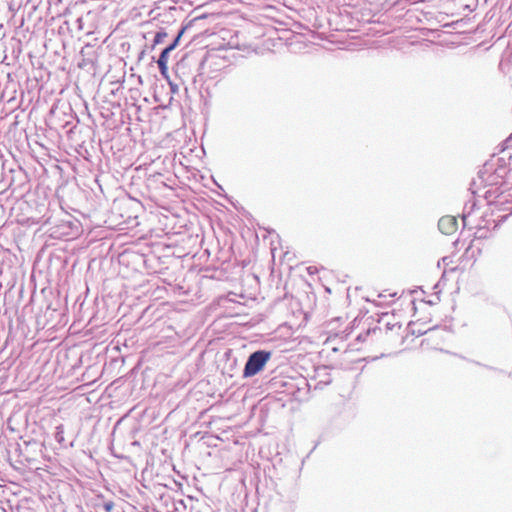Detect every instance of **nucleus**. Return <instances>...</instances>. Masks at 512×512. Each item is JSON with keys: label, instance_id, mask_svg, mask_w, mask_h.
I'll use <instances>...</instances> for the list:
<instances>
[{"label": "nucleus", "instance_id": "1", "mask_svg": "<svg viewBox=\"0 0 512 512\" xmlns=\"http://www.w3.org/2000/svg\"><path fill=\"white\" fill-rule=\"evenodd\" d=\"M272 353L266 350H257L251 353L243 369V377L248 378L259 373L270 360Z\"/></svg>", "mask_w": 512, "mask_h": 512}, {"label": "nucleus", "instance_id": "2", "mask_svg": "<svg viewBox=\"0 0 512 512\" xmlns=\"http://www.w3.org/2000/svg\"><path fill=\"white\" fill-rule=\"evenodd\" d=\"M457 219L454 216H443L438 221V228L441 233L450 235L457 230Z\"/></svg>", "mask_w": 512, "mask_h": 512}, {"label": "nucleus", "instance_id": "3", "mask_svg": "<svg viewBox=\"0 0 512 512\" xmlns=\"http://www.w3.org/2000/svg\"><path fill=\"white\" fill-rule=\"evenodd\" d=\"M169 54L170 53L167 50L163 49L158 60H157V64H158L160 73L165 77L167 76V72H168L167 62H168Z\"/></svg>", "mask_w": 512, "mask_h": 512}, {"label": "nucleus", "instance_id": "4", "mask_svg": "<svg viewBox=\"0 0 512 512\" xmlns=\"http://www.w3.org/2000/svg\"><path fill=\"white\" fill-rule=\"evenodd\" d=\"M54 437H55V440H56L59 444H61V445H63V444H64V442H65V438H64V427H63V425H58V426L56 427V431H55V435H54Z\"/></svg>", "mask_w": 512, "mask_h": 512}, {"label": "nucleus", "instance_id": "5", "mask_svg": "<svg viewBox=\"0 0 512 512\" xmlns=\"http://www.w3.org/2000/svg\"><path fill=\"white\" fill-rule=\"evenodd\" d=\"M476 206L475 201L473 202H467L463 209V221L466 222L467 217L472 213Z\"/></svg>", "mask_w": 512, "mask_h": 512}, {"label": "nucleus", "instance_id": "6", "mask_svg": "<svg viewBox=\"0 0 512 512\" xmlns=\"http://www.w3.org/2000/svg\"><path fill=\"white\" fill-rule=\"evenodd\" d=\"M167 37V33L164 30L158 31L153 39V46L161 44L164 39Z\"/></svg>", "mask_w": 512, "mask_h": 512}, {"label": "nucleus", "instance_id": "7", "mask_svg": "<svg viewBox=\"0 0 512 512\" xmlns=\"http://www.w3.org/2000/svg\"><path fill=\"white\" fill-rule=\"evenodd\" d=\"M184 30L182 29L178 35L176 36V38L173 40V42L171 44H169L166 48H164V50H167L169 53L172 52L178 45L179 43V40L183 34Z\"/></svg>", "mask_w": 512, "mask_h": 512}, {"label": "nucleus", "instance_id": "8", "mask_svg": "<svg viewBox=\"0 0 512 512\" xmlns=\"http://www.w3.org/2000/svg\"><path fill=\"white\" fill-rule=\"evenodd\" d=\"M385 326L387 328V330H394L395 328H397L398 330H400L402 328V325L399 323V322H390V321H385Z\"/></svg>", "mask_w": 512, "mask_h": 512}, {"label": "nucleus", "instance_id": "9", "mask_svg": "<svg viewBox=\"0 0 512 512\" xmlns=\"http://www.w3.org/2000/svg\"><path fill=\"white\" fill-rule=\"evenodd\" d=\"M405 330L407 331V335H408V334H412V335H416V336H421V335H423V334H424V332H423V331H421V330H415V329L413 328V325H411V324H409V325L405 328Z\"/></svg>", "mask_w": 512, "mask_h": 512}, {"label": "nucleus", "instance_id": "10", "mask_svg": "<svg viewBox=\"0 0 512 512\" xmlns=\"http://www.w3.org/2000/svg\"><path fill=\"white\" fill-rule=\"evenodd\" d=\"M114 508V503L113 501H107L104 503V509L107 511V512H111V510Z\"/></svg>", "mask_w": 512, "mask_h": 512}, {"label": "nucleus", "instance_id": "11", "mask_svg": "<svg viewBox=\"0 0 512 512\" xmlns=\"http://www.w3.org/2000/svg\"><path fill=\"white\" fill-rule=\"evenodd\" d=\"M485 172L483 170H480L478 173V178L480 179L481 183H487V179L484 178Z\"/></svg>", "mask_w": 512, "mask_h": 512}]
</instances>
